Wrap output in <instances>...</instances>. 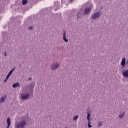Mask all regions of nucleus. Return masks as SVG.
<instances>
[{
  "label": "nucleus",
  "instance_id": "f257e3e1",
  "mask_svg": "<svg viewBox=\"0 0 128 128\" xmlns=\"http://www.w3.org/2000/svg\"><path fill=\"white\" fill-rule=\"evenodd\" d=\"M28 126V116H23L21 118L20 121L15 124V128H26Z\"/></svg>",
  "mask_w": 128,
  "mask_h": 128
},
{
  "label": "nucleus",
  "instance_id": "f03ea898",
  "mask_svg": "<svg viewBox=\"0 0 128 128\" xmlns=\"http://www.w3.org/2000/svg\"><path fill=\"white\" fill-rule=\"evenodd\" d=\"M100 16H102V13L100 12H96L92 15L90 20H91L92 22H94V20H98Z\"/></svg>",
  "mask_w": 128,
  "mask_h": 128
},
{
  "label": "nucleus",
  "instance_id": "7ed1b4c3",
  "mask_svg": "<svg viewBox=\"0 0 128 128\" xmlns=\"http://www.w3.org/2000/svg\"><path fill=\"white\" fill-rule=\"evenodd\" d=\"M30 94H32L28 92L21 94L20 95V98L24 101L26 100H30Z\"/></svg>",
  "mask_w": 128,
  "mask_h": 128
},
{
  "label": "nucleus",
  "instance_id": "20e7f679",
  "mask_svg": "<svg viewBox=\"0 0 128 128\" xmlns=\"http://www.w3.org/2000/svg\"><path fill=\"white\" fill-rule=\"evenodd\" d=\"M34 86H36V83L34 82L30 84L27 86V88L29 90L32 96L34 94Z\"/></svg>",
  "mask_w": 128,
  "mask_h": 128
},
{
  "label": "nucleus",
  "instance_id": "39448f33",
  "mask_svg": "<svg viewBox=\"0 0 128 128\" xmlns=\"http://www.w3.org/2000/svg\"><path fill=\"white\" fill-rule=\"evenodd\" d=\"M60 66V64L58 62H52L51 70H58V68Z\"/></svg>",
  "mask_w": 128,
  "mask_h": 128
},
{
  "label": "nucleus",
  "instance_id": "423d86ee",
  "mask_svg": "<svg viewBox=\"0 0 128 128\" xmlns=\"http://www.w3.org/2000/svg\"><path fill=\"white\" fill-rule=\"evenodd\" d=\"M82 14H84V12L82 11V9H80L78 12V14H77V20H78L80 18H82Z\"/></svg>",
  "mask_w": 128,
  "mask_h": 128
},
{
  "label": "nucleus",
  "instance_id": "0eeeda50",
  "mask_svg": "<svg viewBox=\"0 0 128 128\" xmlns=\"http://www.w3.org/2000/svg\"><path fill=\"white\" fill-rule=\"evenodd\" d=\"M63 40L64 42L66 43L68 42V40L66 38V31L64 32V34H63Z\"/></svg>",
  "mask_w": 128,
  "mask_h": 128
},
{
  "label": "nucleus",
  "instance_id": "6e6552de",
  "mask_svg": "<svg viewBox=\"0 0 128 128\" xmlns=\"http://www.w3.org/2000/svg\"><path fill=\"white\" fill-rule=\"evenodd\" d=\"M126 58H123L122 60V62H121V66H122L123 68H126Z\"/></svg>",
  "mask_w": 128,
  "mask_h": 128
},
{
  "label": "nucleus",
  "instance_id": "1a4fd4ad",
  "mask_svg": "<svg viewBox=\"0 0 128 128\" xmlns=\"http://www.w3.org/2000/svg\"><path fill=\"white\" fill-rule=\"evenodd\" d=\"M6 95H5L4 96H3L1 98V99L0 100V103L4 104V102H6Z\"/></svg>",
  "mask_w": 128,
  "mask_h": 128
},
{
  "label": "nucleus",
  "instance_id": "9d476101",
  "mask_svg": "<svg viewBox=\"0 0 128 128\" xmlns=\"http://www.w3.org/2000/svg\"><path fill=\"white\" fill-rule=\"evenodd\" d=\"M90 10H92V8H90L86 9L84 12V14H85V16H86V14H88L90 12Z\"/></svg>",
  "mask_w": 128,
  "mask_h": 128
},
{
  "label": "nucleus",
  "instance_id": "9b49d317",
  "mask_svg": "<svg viewBox=\"0 0 128 128\" xmlns=\"http://www.w3.org/2000/svg\"><path fill=\"white\" fill-rule=\"evenodd\" d=\"M7 124H8L7 128H10V124H12V122H10V118H8Z\"/></svg>",
  "mask_w": 128,
  "mask_h": 128
},
{
  "label": "nucleus",
  "instance_id": "f8f14e48",
  "mask_svg": "<svg viewBox=\"0 0 128 128\" xmlns=\"http://www.w3.org/2000/svg\"><path fill=\"white\" fill-rule=\"evenodd\" d=\"M20 84L18 82H17L12 85V88H20Z\"/></svg>",
  "mask_w": 128,
  "mask_h": 128
},
{
  "label": "nucleus",
  "instance_id": "ddd939ff",
  "mask_svg": "<svg viewBox=\"0 0 128 128\" xmlns=\"http://www.w3.org/2000/svg\"><path fill=\"white\" fill-rule=\"evenodd\" d=\"M124 114H126V112H123L122 114V112L119 115V118L120 120H122L124 118Z\"/></svg>",
  "mask_w": 128,
  "mask_h": 128
},
{
  "label": "nucleus",
  "instance_id": "4468645a",
  "mask_svg": "<svg viewBox=\"0 0 128 128\" xmlns=\"http://www.w3.org/2000/svg\"><path fill=\"white\" fill-rule=\"evenodd\" d=\"M123 76L124 78H128V70L123 73Z\"/></svg>",
  "mask_w": 128,
  "mask_h": 128
},
{
  "label": "nucleus",
  "instance_id": "2eb2a0df",
  "mask_svg": "<svg viewBox=\"0 0 128 128\" xmlns=\"http://www.w3.org/2000/svg\"><path fill=\"white\" fill-rule=\"evenodd\" d=\"M55 8H57L56 9H55V10H58L60 8V4L58 2H56L54 4Z\"/></svg>",
  "mask_w": 128,
  "mask_h": 128
},
{
  "label": "nucleus",
  "instance_id": "dca6fc26",
  "mask_svg": "<svg viewBox=\"0 0 128 128\" xmlns=\"http://www.w3.org/2000/svg\"><path fill=\"white\" fill-rule=\"evenodd\" d=\"M16 70V68H14V69H12L8 74V76H12V73L14 72Z\"/></svg>",
  "mask_w": 128,
  "mask_h": 128
},
{
  "label": "nucleus",
  "instance_id": "f3484780",
  "mask_svg": "<svg viewBox=\"0 0 128 128\" xmlns=\"http://www.w3.org/2000/svg\"><path fill=\"white\" fill-rule=\"evenodd\" d=\"M90 116H92V115L90 114V113H88V116H87V120L88 122L90 121Z\"/></svg>",
  "mask_w": 128,
  "mask_h": 128
},
{
  "label": "nucleus",
  "instance_id": "a211bd4d",
  "mask_svg": "<svg viewBox=\"0 0 128 128\" xmlns=\"http://www.w3.org/2000/svg\"><path fill=\"white\" fill-rule=\"evenodd\" d=\"M28 0H22V3L23 6H26V4L28 2Z\"/></svg>",
  "mask_w": 128,
  "mask_h": 128
},
{
  "label": "nucleus",
  "instance_id": "6ab92c4d",
  "mask_svg": "<svg viewBox=\"0 0 128 128\" xmlns=\"http://www.w3.org/2000/svg\"><path fill=\"white\" fill-rule=\"evenodd\" d=\"M104 126V122H100L98 124V128H101V126Z\"/></svg>",
  "mask_w": 128,
  "mask_h": 128
},
{
  "label": "nucleus",
  "instance_id": "aec40b11",
  "mask_svg": "<svg viewBox=\"0 0 128 128\" xmlns=\"http://www.w3.org/2000/svg\"><path fill=\"white\" fill-rule=\"evenodd\" d=\"M78 118H80V116H76L74 118V120L76 121L78 120Z\"/></svg>",
  "mask_w": 128,
  "mask_h": 128
},
{
  "label": "nucleus",
  "instance_id": "412c9836",
  "mask_svg": "<svg viewBox=\"0 0 128 128\" xmlns=\"http://www.w3.org/2000/svg\"><path fill=\"white\" fill-rule=\"evenodd\" d=\"M88 128H92V126L90 124H91V122H90V121H88Z\"/></svg>",
  "mask_w": 128,
  "mask_h": 128
},
{
  "label": "nucleus",
  "instance_id": "4be33fe9",
  "mask_svg": "<svg viewBox=\"0 0 128 128\" xmlns=\"http://www.w3.org/2000/svg\"><path fill=\"white\" fill-rule=\"evenodd\" d=\"M28 30H34V28L32 26L29 28Z\"/></svg>",
  "mask_w": 128,
  "mask_h": 128
},
{
  "label": "nucleus",
  "instance_id": "5701e85b",
  "mask_svg": "<svg viewBox=\"0 0 128 128\" xmlns=\"http://www.w3.org/2000/svg\"><path fill=\"white\" fill-rule=\"evenodd\" d=\"M8 79L7 78H6L5 79V80H4V82H8Z\"/></svg>",
  "mask_w": 128,
  "mask_h": 128
},
{
  "label": "nucleus",
  "instance_id": "b1692460",
  "mask_svg": "<svg viewBox=\"0 0 128 128\" xmlns=\"http://www.w3.org/2000/svg\"><path fill=\"white\" fill-rule=\"evenodd\" d=\"M8 56V54H7L6 52H5V53L4 54V56Z\"/></svg>",
  "mask_w": 128,
  "mask_h": 128
},
{
  "label": "nucleus",
  "instance_id": "393cba45",
  "mask_svg": "<svg viewBox=\"0 0 128 128\" xmlns=\"http://www.w3.org/2000/svg\"><path fill=\"white\" fill-rule=\"evenodd\" d=\"M10 76H8V75L6 78L8 80V78H10Z\"/></svg>",
  "mask_w": 128,
  "mask_h": 128
},
{
  "label": "nucleus",
  "instance_id": "a878e982",
  "mask_svg": "<svg viewBox=\"0 0 128 128\" xmlns=\"http://www.w3.org/2000/svg\"><path fill=\"white\" fill-rule=\"evenodd\" d=\"M32 80V78H28V80Z\"/></svg>",
  "mask_w": 128,
  "mask_h": 128
},
{
  "label": "nucleus",
  "instance_id": "bb28decb",
  "mask_svg": "<svg viewBox=\"0 0 128 128\" xmlns=\"http://www.w3.org/2000/svg\"><path fill=\"white\" fill-rule=\"evenodd\" d=\"M27 92H28V90H30V89H28V88H27Z\"/></svg>",
  "mask_w": 128,
  "mask_h": 128
},
{
  "label": "nucleus",
  "instance_id": "cd10ccee",
  "mask_svg": "<svg viewBox=\"0 0 128 128\" xmlns=\"http://www.w3.org/2000/svg\"><path fill=\"white\" fill-rule=\"evenodd\" d=\"M128 64V62H126V64Z\"/></svg>",
  "mask_w": 128,
  "mask_h": 128
},
{
  "label": "nucleus",
  "instance_id": "c85d7f7f",
  "mask_svg": "<svg viewBox=\"0 0 128 128\" xmlns=\"http://www.w3.org/2000/svg\"><path fill=\"white\" fill-rule=\"evenodd\" d=\"M72 0H71V2H72Z\"/></svg>",
  "mask_w": 128,
  "mask_h": 128
}]
</instances>
